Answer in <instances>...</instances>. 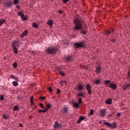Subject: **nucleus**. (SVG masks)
Instances as JSON below:
<instances>
[{
	"mask_svg": "<svg viewBox=\"0 0 130 130\" xmlns=\"http://www.w3.org/2000/svg\"><path fill=\"white\" fill-rule=\"evenodd\" d=\"M73 30L75 32L80 30V34H83V35H86L87 34V31L83 29V22L79 18H76L74 20Z\"/></svg>",
	"mask_w": 130,
	"mask_h": 130,
	"instance_id": "nucleus-1",
	"label": "nucleus"
},
{
	"mask_svg": "<svg viewBox=\"0 0 130 130\" xmlns=\"http://www.w3.org/2000/svg\"><path fill=\"white\" fill-rule=\"evenodd\" d=\"M46 52L48 55H54V54L57 53V48L49 47L46 49Z\"/></svg>",
	"mask_w": 130,
	"mask_h": 130,
	"instance_id": "nucleus-2",
	"label": "nucleus"
},
{
	"mask_svg": "<svg viewBox=\"0 0 130 130\" xmlns=\"http://www.w3.org/2000/svg\"><path fill=\"white\" fill-rule=\"evenodd\" d=\"M73 46L76 50H77V49H79V48H85V41H79L74 43Z\"/></svg>",
	"mask_w": 130,
	"mask_h": 130,
	"instance_id": "nucleus-3",
	"label": "nucleus"
},
{
	"mask_svg": "<svg viewBox=\"0 0 130 130\" xmlns=\"http://www.w3.org/2000/svg\"><path fill=\"white\" fill-rule=\"evenodd\" d=\"M104 125L107 126V127H108L109 128H112L113 129H115L116 128H117V122H114L112 123L105 122Z\"/></svg>",
	"mask_w": 130,
	"mask_h": 130,
	"instance_id": "nucleus-4",
	"label": "nucleus"
},
{
	"mask_svg": "<svg viewBox=\"0 0 130 130\" xmlns=\"http://www.w3.org/2000/svg\"><path fill=\"white\" fill-rule=\"evenodd\" d=\"M63 59L64 60V62L71 63V62H72L74 58L71 55H69L65 56Z\"/></svg>",
	"mask_w": 130,
	"mask_h": 130,
	"instance_id": "nucleus-5",
	"label": "nucleus"
},
{
	"mask_svg": "<svg viewBox=\"0 0 130 130\" xmlns=\"http://www.w3.org/2000/svg\"><path fill=\"white\" fill-rule=\"evenodd\" d=\"M3 6L6 9H10L13 6V4L10 0H6V2L4 3Z\"/></svg>",
	"mask_w": 130,
	"mask_h": 130,
	"instance_id": "nucleus-6",
	"label": "nucleus"
},
{
	"mask_svg": "<svg viewBox=\"0 0 130 130\" xmlns=\"http://www.w3.org/2000/svg\"><path fill=\"white\" fill-rule=\"evenodd\" d=\"M106 113H107V109H103L100 110V115L102 117H104V116H106Z\"/></svg>",
	"mask_w": 130,
	"mask_h": 130,
	"instance_id": "nucleus-7",
	"label": "nucleus"
},
{
	"mask_svg": "<svg viewBox=\"0 0 130 130\" xmlns=\"http://www.w3.org/2000/svg\"><path fill=\"white\" fill-rule=\"evenodd\" d=\"M86 89L89 95H91L92 94V87L91 85L90 84H87L86 85Z\"/></svg>",
	"mask_w": 130,
	"mask_h": 130,
	"instance_id": "nucleus-8",
	"label": "nucleus"
},
{
	"mask_svg": "<svg viewBox=\"0 0 130 130\" xmlns=\"http://www.w3.org/2000/svg\"><path fill=\"white\" fill-rule=\"evenodd\" d=\"M20 41H14L12 42V46H15V47H20L21 46V45H20Z\"/></svg>",
	"mask_w": 130,
	"mask_h": 130,
	"instance_id": "nucleus-9",
	"label": "nucleus"
},
{
	"mask_svg": "<svg viewBox=\"0 0 130 130\" xmlns=\"http://www.w3.org/2000/svg\"><path fill=\"white\" fill-rule=\"evenodd\" d=\"M84 87L83 84L79 83L77 87H76V89L77 91H83L84 90Z\"/></svg>",
	"mask_w": 130,
	"mask_h": 130,
	"instance_id": "nucleus-10",
	"label": "nucleus"
},
{
	"mask_svg": "<svg viewBox=\"0 0 130 130\" xmlns=\"http://www.w3.org/2000/svg\"><path fill=\"white\" fill-rule=\"evenodd\" d=\"M68 112L69 109L67 107H64V108L60 111V112L62 114H68Z\"/></svg>",
	"mask_w": 130,
	"mask_h": 130,
	"instance_id": "nucleus-11",
	"label": "nucleus"
},
{
	"mask_svg": "<svg viewBox=\"0 0 130 130\" xmlns=\"http://www.w3.org/2000/svg\"><path fill=\"white\" fill-rule=\"evenodd\" d=\"M109 87L113 90H116L117 89V85L115 83H112L110 84Z\"/></svg>",
	"mask_w": 130,
	"mask_h": 130,
	"instance_id": "nucleus-12",
	"label": "nucleus"
},
{
	"mask_svg": "<svg viewBox=\"0 0 130 130\" xmlns=\"http://www.w3.org/2000/svg\"><path fill=\"white\" fill-rule=\"evenodd\" d=\"M47 24L50 26V28H52L53 27V20L51 19L47 20Z\"/></svg>",
	"mask_w": 130,
	"mask_h": 130,
	"instance_id": "nucleus-13",
	"label": "nucleus"
},
{
	"mask_svg": "<svg viewBox=\"0 0 130 130\" xmlns=\"http://www.w3.org/2000/svg\"><path fill=\"white\" fill-rule=\"evenodd\" d=\"M102 70V67H101V66H100V65H98L96 67V70L95 71L96 74H99V73H100V72H101Z\"/></svg>",
	"mask_w": 130,
	"mask_h": 130,
	"instance_id": "nucleus-14",
	"label": "nucleus"
},
{
	"mask_svg": "<svg viewBox=\"0 0 130 130\" xmlns=\"http://www.w3.org/2000/svg\"><path fill=\"white\" fill-rule=\"evenodd\" d=\"M27 35H28V30H25L22 33V34L20 36V38H24V37H25V36H26Z\"/></svg>",
	"mask_w": 130,
	"mask_h": 130,
	"instance_id": "nucleus-15",
	"label": "nucleus"
},
{
	"mask_svg": "<svg viewBox=\"0 0 130 130\" xmlns=\"http://www.w3.org/2000/svg\"><path fill=\"white\" fill-rule=\"evenodd\" d=\"M61 126L60 124H59L58 121H55L54 125V127L55 128H59L60 127H61Z\"/></svg>",
	"mask_w": 130,
	"mask_h": 130,
	"instance_id": "nucleus-16",
	"label": "nucleus"
},
{
	"mask_svg": "<svg viewBox=\"0 0 130 130\" xmlns=\"http://www.w3.org/2000/svg\"><path fill=\"white\" fill-rule=\"evenodd\" d=\"M106 104H108V105H110V104H112V99L111 98H108L106 101Z\"/></svg>",
	"mask_w": 130,
	"mask_h": 130,
	"instance_id": "nucleus-17",
	"label": "nucleus"
},
{
	"mask_svg": "<svg viewBox=\"0 0 130 130\" xmlns=\"http://www.w3.org/2000/svg\"><path fill=\"white\" fill-rule=\"evenodd\" d=\"M86 118L84 117V116H81L77 120V123H81L82 120H84Z\"/></svg>",
	"mask_w": 130,
	"mask_h": 130,
	"instance_id": "nucleus-18",
	"label": "nucleus"
},
{
	"mask_svg": "<svg viewBox=\"0 0 130 130\" xmlns=\"http://www.w3.org/2000/svg\"><path fill=\"white\" fill-rule=\"evenodd\" d=\"M111 34L112 35H113V30L111 31V30H106L105 35L106 36H109Z\"/></svg>",
	"mask_w": 130,
	"mask_h": 130,
	"instance_id": "nucleus-19",
	"label": "nucleus"
},
{
	"mask_svg": "<svg viewBox=\"0 0 130 130\" xmlns=\"http://www.w3.org/2000/svg\"><path fill=\"white\" fill-rule=\"evenodd\" d=\"M12 47H13V49L14 53L15 54H18V48H17V47L13 46H12Z\"/></svg>",
	"mask_w": 130,
	"mask_h": 130,
	"instance_id": "nucleus-20",
	"label": "nucleus"
},
{
	"mask_svg": "<svg viewBox=\"0 0 130 130\" xmlns=\"http://www.w3.org/2000/svg\"><path fill=\"white\" fill-rule=\"evenodd\" d=\"M11 79H13L14 80H15L16 81H19V78H18L17 77L15 76L14 75H12L11 76Z\"/></svg>",
	"mask_w": 130,
	"mask_h": 130,
	"instance_id": "nucleus-21",
	"label": "nucleus"
},
{
	"mask_svg": "<svg viewBox=\"0 0 130 130\" xmlns=\"http://www.w3.org/2000/svg\"><path fill=\"white\" fill-rule=\"evenodd\" d=\"M130 87V83H129L128 84H126L124 85V87H122L123 90H124V91L126 90L127 88H129Z\"/></svg>",
	"mask_w": 130,
	"mask_h": 130,
	"instance_id": "nucleus-22",
	"label": "nucleus"
},
{
	"mask_svg": "<svg viewBox=\"0 0 130 130\" xmlns=\"http://www.w3.org/2000/svg\"><path fill=\"white\" fill-rule=\"evenodd\" d=\"M5 23H6V20L1 19L0 20V27H2L3 24H5Z\"/></svg>",
	"mask_w": 130,
	"mask_h": 130,
	"instance_id": "nucleus-23",
	"label": "nucleus"
},
{
	"mask_svg": "<svg viewBox=\"0 0 130 130\" xmlns=\"http://www.w3.org/2000/svg\"><path fill=\"white\" fill-rule=\"evenodd\" d=\"M77 96H79V97H83V98H85V95H84V93L83 91H81L80 93H79L77 94Z\"/></svg>",
	"mask_w": 130,
	"mask_h": 130,
	"instance_id": "nucleus-24",
	"label": "nucleus"
},
{
	"mask_svg": "<svg viewBox=\"0 0 130 130\" xmlns=\"http://www.w3.org/2000/svg\"><path fill=\"white\" fill-rule=\"evenodd\" d=\"M94 84L96 85H99V84H101V81L100 79H96L94 82Z\"/></svg>",
	"mask_w": 130,
	"mask_h": 130,
	"instance_id": "nucleus-25",
	"label": "nucleus"
},
{
	"mask_svg": "<svg viewBox=\"0 0 130 130\" xmlns=\"http://www.w3.org/2000/svg\"><path fill=\"white\" fill-rule=\"evenodd\" d=\"M18 16H19V17H21V18H22L23 17H24V13L22 11H19L18 13Z\"/></svg>",
	"mask_w": 130,
	"mask_h": 130,
	"instance_id": "nucleus-26",
	"label": "nucleus"
},
{
	"mask_svg": "<svg viewBox=\"0 0 130 130\" xmlns=\"http://www.w3.org/2000/svg\"><path fill=\"white\" fill-rule=\"evenodd\" d=\"M110 82H111V81L110 80H105L104 81V84L105 85H106V86H108L109 83H110Z\"/></svg>",
	"mask_w": 130,
	"mask_h": 130,
	"instance_id": "nucleus-27",
	"label": "nucleus"
},
{
	"mask_svg": "<svg viewBox=\"0 0 130 130\" xmlns=\"http://www.w3.org/2000/svg\"><path fill=\"white\" fill-rule=\"evenodd\" d=\"M47 108L45 109L44 110L40 109L38 111L39 113H41V112H47Z\"/></svg>",
	"mask_w": 130,
	"mask_h": 130,
	"instance_id": "nucleus-28",
	"label": "nucleus"
},
{
	"mask_svg": "<svg viewBox=\"0 0 130 130\" xmlns=\"http://www.w3.org/2000/svg\"><path fill=\"white\" fill-rule=\"evenodd\" d=\"M12 84L14 86V87H17L19 86V83H18V81H13L12 82Z\"/></svg>",
	"mask_w": 130,
	"mask_h": 130,
	"instance_id": "nucleus-29",
	"label": "nucleus"
},
{
	"mask_svg": "<svg viewBox=\"0 0 130 130\" xmlns=\"http://www.w3.org/2000/svg\"><path fill=\"white\" fill-rule=\"evenodd\" d=\"M32 27L33 28H35L36 29H37V28H38L39 25L38 24H37V23H35L32 24Z\"/></svg>",
	"mask_w": 130,
	"mask_h": 130,
	"instance_id": "nucleus-30",
	"label": "nucleus"
},
{
	"mask_svg": "<svg viewBox=\"0 0 130 130\" xmlns=\"http://www.w3.org/2000/svg\"><path fill=\"white\" fill-rule=\"evenodd\" d=\"M59 74H60V75L62 76V77H64V76H66V74L63 73V72L61 71H59Z\"/></svg>",
	"mask_w": 130,
	"mask_h": 130,
	"instance_id": "nucleus-31",
	"label": "nucleus"
},
{
	"mask_svg": "<svg viewBox=\"0 0 130 130\" xmlns=\"http://www.w3.org/2000/svg\"><path fill=\"white\" fill-rule=\"evenodd\" d=\"M51 108V104H47V109L48 110V109H50Z\"/></svg>",
	"mask_w": 130,
	"mask_h": 130,
	"instance_id": "nucleus-32",
	"label": "nucleus"
},
{
	"mask_svg": "<svg viewBox=\"0 0 130 130\" xmlns=\"http://www.w3.org/2000/svg\"><path fill=\"white\" fill-rule=\"evenodd\" d=\"M73 105L74 107H76V108H79V104L77 103H74Z\"/></svg>",
	"mask_w": 130,
	"mask_h": 130,
	"instance_id": "nucleus-33",
	"label": "nucleus"
},
{
	"mask_svg": "<svg viewBox=\"0 0 130 130\" xmlns=\"http://www.w3.org/2000/svg\"><path fill=\"white\" fill-rule=\"evenodd\" d=\"M18 109H19V107H18V106H15L13 108V111H17V110H18Z\"/></svg>",
	"mask_w": 130,
	"mask_h": 130,
	"instance_id": "nucleus-34",
	"label": "nucleus"
},
{
	"mask_svg": "<svg viewBox=\"0 0 130 130\" xmlns=\"http://www.w3.org/2000/svg\"><path fill=\"white\" fill-rule=\"evenodd\" d=\"M17 66H18V64L16 62H14L13 63V68H14V69H16V68H17Z\"/></svg>",
	"mask_w": 130,
	"mask_h": 130,
	"instance_id": "nucleus-35",
	"label": "nucleus"
},
{
	"mask_svg": "<svg viewBox=\"0 0 130 130\" xmlns=\"http://www.w3.org/2000/svg\"><path fill=\"white\" fill-rule=\"evenodd\" d=\"M39 106H40L41 108L44 109V105H43L42 103H40Z\"/></svg>",
	"mask_w": 130,
	"mask_h": 130,
	"instance_id": "nucleus-36",
	"label": "nucleus"
},
{
	"mask_svg": "<svg viewBox=\"0 0 130 130\" xmlns=\"http://www.w3.org/2000/svg\"><path fill=\"white\" fill-rule=\"evenodd\" d=\"M13 3L14 5H18V4H19V0H14Z\"/></svg>",
	"mask_w": 130,
	"mask_h": 130,
	"instance_id": "nucleus-37",
	"label": "nucleus"
},
{
	"mask_svg": "<svg viewBox=\"0 0 130 130\" xmlns=\"http://www.w3.org/2000/svg\"><path fill=\"white\" fill-rule=\"evenodd\" d=\"M21 20H22V21H26L27 20H28V18H27L26 17H22V18H21Z\"/></svg>",
	"mask_w": 130,
	"mask_h": 130,
	"instance_id": "nucleus-38",
	"label": "nucleus"
},
{
	"mask_svg": "<svg viewBox=\"0 0 130 130\" xmlns=\"http://www.w3.org/2000/svg\"><path fill=\"white\" fill-rule=\"evenodd\" d=\"M4 100H5V98H4V95L1 94L0 95V100H1V101H3Z\"/></svg>",
	"mask_w": 130,
	"mask_h": 130,
	"instance_id": "nucleus-39",
	"label": "nucleus"
},
{
	"mask_svg": "<svg viewBox=\"0 0 130 130\" xmlns=\"http://www.w3.org/2000/svg\"><path fill=\"white\" fill-rule=\"evenodd\" d=\"M33 99H34L33 95H31L30 97V100L31 104H33Z\"/></svg>",
	"mask_w": 130,
	"mask_h": 130,
	"instance_id": "nucleus-40",
	"label": "nucleus"
},
{
	"mask_svg": "<svg viewBox=\"0 0 130 130\" xmlns=\"http://www.w3.org/2000/svg\"><path fill=\"white\" fill-rule=\"evenodd\" d=\"M110 41H112V42H113V43H115V42H116V39H113L112 40L110 39Z\"/></svg>",
	"mask_w": 130,
	"mask_h": 130,
	"instance_id": "nucleus-41",
	"label": "nucleus"
},
{
	"mask_svg": "<svg viewBox=\"0 0 130 130\" xmlns=\"http://www.w3.org/2000/svg\"><path fill=\"white\" fill-rule=\"evenodd\" d=\"M82 103V98H79L78 99V104H81Z\"/></svg>",
	"mask_w": 130,
	"mask_h": 130,
	"instance_id": "nucleus-42",
	"label": "nucleus"
},
{
	"mask_svg": "<svg viewBox=\"0 0 130 130\" xmlns=\"http://www.w3.org/2000/svg\"><path fill=\"white\" fill-rule=\"evenodd\" d=\"M94 114V110H91L89 113V115H93Z\"/></svg>",
	"mask_w": 130,
	"mask_h": 130,
	"instance_id": "nucleus-43",
	"label": "nucleus"
},
{
	"mask_svg": "<svg viewBox=\"0 0 130 130\" xmlns=\"http://www.w3.org/2000/svg\"><path fill=\"white\" fill-rule=\"evenodd\" d=\"M128 78H127V80H129L130 79V71H127Z\"/></svg>",
	"mask_w": 130,
	"mask_h": 130,
	"instance_id": "nucleus-44",
	"label": "nucleus"
},
{
	"mask_svg": "<svg viewBox=\"0 0 130 130\" xmlns=\"http://www.w3.org/2000/svg\"><path fill=\"white\" fill-rule=\"evenodd\" d=\"M39 99H41V100H45L46 99V98L43 97V96H40L39 98Z\"/></svg>",
	"mask_w": 130,
	"mask_h": 130,
	"instance_id": "nucleus-45",
	"label": "nucleus"
},
{
	"mask_svg": "<svg viewBox=\"0 0 130 130\" xmlns=\"http://www.w3.org/2000/svg\"><path fill=\"white\" fill-rule=\"evenodd\" d=\"M48 90L50 93H51V92H52V88H51V87H49L48 88Z\"/></svg>",
	"mask_w": 130,
	"mask_h": 130,
	"instance_id": "nucleus-46",
	"label": "nucleus"
},
{
	"mask_svg": "<svg viewBox=\"0 0 130 130\" xmlns=\"http://www.w3.org/2000/svg\"><path fill=\"white\" fill-rule=\"evenodd\" d=\"M59 93H60V89H59V88H57L56 94H59Z\"/></svg>",
	"mask_w": 130,
	"mask_h": 130,
	"instance_id": "nucleus-47",
	"label": "nucleus"
},
{
	"mask_svg": "<svg viewBox=\"0 0 130 130\" xmlns=\"http://www.w3.org/2000/svg\"><path fill=\"white\" fill-rule=\"evenodd\" d=\"M3 118H4L5 119H8V116H7L6 115H3Z\"/></svg>",
	"mask_w": 130,
	"mask_h": 130,
	"instance_id": "nucleus-48",
	"label": "nucleus"
},
{
	"mask_svg": "<svg viewBox=\"0 0 130 130\" xmlns=\"http://www.w3.org/2000/svg\"><path fill=\"white\" fill-rule=\"evenodd\" d=\"M69 0H63V4H67L69 2Z\"/></svg>",
	"mask_w": 130,
	"mask_h": 130,
	"instance_id": "nucleus-49",
	"label": "nucleus"
},
{
	"mask_svg": "<svg viewBox=\"0 0 130 130\" xmlns=\"http://www.w3.org/2000/svg\"><path fill=\"white\" fill-rule=\"evenodd\" d=\"M72 38H73V39L77 38V35H72Z\"/></svg>",
	"mask_w": 130,
	"mask_h": 130,
	"instance_id": "nucleus-50",
	"label": "nucleus"
},
{
	"mask_svg": "<svg viewBox=\"0 0 130 130\" xmlns=\"http://www.w3.org/2000/svg\"><path fill=\"white\" fill-rule=\"evenodd\" d=\"M16 8L17 9H20V5H18L16 4Z\"/></svg>",
	"mask_w": 130,
	"mask_h": 130,
	"instance_id": "nucleus-51",
	"label": "nucleus"
},
{
	"mask_svg": "<svg viewBox=\"0 0 130 130\" xmlns=\"http://www.w3.org/2000/svg\"><path fill=\"white\" fill-rule=\"evenodd\" d=\"M60 83H61V86H62L63 85V80H61Z\"/></svg>",
	"mask_w": 130,
	"mask_h": 130,
	"instance_id": "nucleus-52",
	"label": "nucleus"
},
{
	"mask_svg": "<svg viewBox=\"0 0 130 130\" xmlns=\"http://www.w3.org/2000/svg\"><path fill=\"white\" fill-rule=\"evenodd\" d=\"M19 125L20 126V127H23V126H23V124H22V123H19Z\"/></svg>",
	"mask_w": 130,
	"mask_h": 130,
	"instance_id": "nucleus-53",
	"label": "nucleus"
},
{
	"mask_svg": "<svg viewBox=\"0 0 130 130\" xmlns=\"http://www.w3.org/2000/svg\"><path fill=\"white\" fill-rule=\"evenodd\" d=\"M30 52H31V54H35V52H34V51H30Z\"/></svg>",
	"mask_w": 130,
	"mask_h": 130,
	"instance_id": "nucleus-54",
	"label": "nucleus"
},
{
	"mask_svg": "<svg viewBox=\"0 0 130 130\" xmlns=\"http://www.w3.org/2000/svg\"><path fill=\"white\" fill-rule=\"evenodd\" d=\"M117 116L118 117V116H120V113H118L117 114Z\"/></svg>",
	"mask_w": 130,
	"mask_h": 130,
	"instance_id": "nucleus-55",
	"label": "nucleus"
},
{
	"mask_svg": "<svg viewBox=\"0 0 130 130\" xmlns=\"http://www.w3.org/2000/svg\"><path fill=\"white\" fill-rule=\"evenodd\" d=\"M58 13H59L60 14H62V11H60V10H58Z\"/></svg>",
	"mask_w": 130,
	"mask_h": 130,
	"instance_id": "nucleus-56",
	"label": "nucleus"
},
{
	"mask_svg": "<svg viewBox=\"0 0 130 130\" xmlns=\"http://www.w3.org/2000/svg\"><path fill=\"white\" fill-rule=\"evenodd\" d=\"M99 123H100V124H101L102 123V121L100 120L99 122Z\"/></svg>",
	"mask_w": 130,
	"mask_h": 130,
	"instance_id": "nucleus-57",
	"label": "nucleus"
},
{
	"mask_svg": "<svg viewBox=\"0 0 130 130\" xmlns=\"http://www.w3.org/2000/svg\"><path fill=\"white\" fill-rule=\"evenodd\" d=\"M63 83H64V84H66V85H67V82L66 81L63 80Z\"/></svg>",
	"mask_w": 130,
	"mask_h": 130,
	"instance_id": "nucleus-58",
	"label": "nucleus"
},
{
	"mask_svg": "<svg viewBox=\"0 0 130 130\" xmlns=\"http://www.w3.org/2000/svg\"><path fill=\"white\" fill-rule=\"evenodd\" d=\"M4 59H7V57H6V56L4 57Z\"/></svg>",
	"mask_w": 130,
	"mask_h": 130,
	"instance_id": "nucleus-59",
	"label": "nucleus"
},
{
	"mask_svg": "<svg viewBox=\"0 0 130 130\" xmlns=\"http://www.w3.org/2000/svg\"><path fill=\"white\" fill-rule=\"evenodd\" d=\"M49 1H50L51 2H53V0H49Z\"/></svg>",
	"mask_w": 130,
	"mask_h": 130,
	"instance_id": "nucleus-60",
	"label": "nucleus"
},
{
	"mask_svg": "<svg viewBox=\"0 0 130 130\" xmlns=\"http://www.w3.org/2000/svg\"><path fill=\"white\" fill-rule=\"evenodd\" d=\"M85 69H86V70H88V68H86Z\"/></svg>",
	"mask_w": 130,
	"mask_h": 130,
	"instance_id": "nucleus-61",
	"label": "nucleus"
},
{
	"mask_svg": "<svg viewBox=\"0 0 130 130\" xmlns=\"http://www.w3.org/2000/svg\"><path fill=\"white\" fill-rule=\"evenodd\" d=\"M18 99H20V97H19V96H18Z\"/></svg>",
	"mask_w": 130,
	"mask_h": 130,
	"instance_id": "nucleus-62",
	"label": "nucleus"
},
{
	"mask_svg": "<svg viewBox=\"0 0 130 130\" xmlns=\"http://www.w3.org/2000/svg\"><path fill=\"white\" fill-rule=\"evenodd\" d=\"M0 3H1V0H0Z\"/></svg>",
	"mask_w": 130,
	"mask_h": 130,
	"instance_id": "nucleus-63",
	"label": "nucleus"
}]
</instances>
